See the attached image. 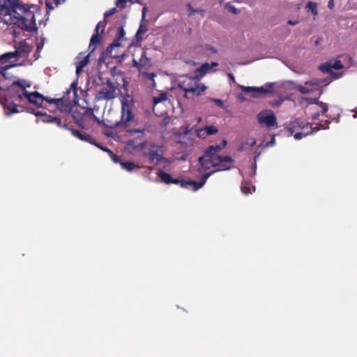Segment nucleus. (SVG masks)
<instances>
[{
  "instance_id": "nucleus-1",
  "label": "nucleus",
  "mask_w": 357,
  "mask_h": 357,
  "mask_svg": "<svg viewBox=\"0 0 357 357\" xmlns=\"http://www.w3.org/2000/svg\"><path fill=\"white\" fill-rule=\"evenodd\" d=\"M21 63L7 65L3 78L12 82L5 93L3 108L5 114L10 116L22 111V81L18 79L20 72L15 69Z\"/></svg>"
},
{
  "instance_id": "nucleus-2",
  "label": "nucleus",
  "mask_w": 357,
  "mask_h": 357,
  "mask_svg": "<svg viewBox=\"0 0 357 357\" xmlns=\"http://www.w3.org/2000/svg\"><path fill=\"white\" fill-rule=\"evenodd\" d=\"M24 98H26L29 105H33L32 108L28 106L26 103L24 102V110L28 112L38 116L40 114L39 109L42 107L46 109L43 103L45 101L49 105H54L56 109L61 110L64 105L63 98H52L48 96H44L38 91L29 92L27 90H24Z\"/></svg>"
},
{
  "instance_id": "nucleus-3",
  "label": "nucleus",
  "mask_w": 357,
  "mask_h": 357,
  "mask_svg": "<svg viewBox=\"0 0 357 357\" xmlns=\"http://www.w3.org/2000/svg\"><path fill=\"white\" fill-rule=\"evenodd\" d=\"M40 15L41 13L38 6L24 3V31L31 32V35H36V17Z\"/></svg>"
},
{
  "instance_id": "nucleus-4",
  "label": "nucleus",
  "mask_w": 357,
  "mask_h": 357,
  "mask_svg": "<svg viewBox=\"0 0 357 357\" xmlns=\"http://www.w3.org/2000/svg\"><path fill=\"white\" fill-rule=\"evenodd\" d=\"M120 83L112 81L110 79H107L105 82H102V87L100 91L96 93L95 99L97 101L100 100H109L116 98L121 91L119 89Z\"/></svg>"
},
{
  "instance_id": "nucleus-5",
  "label": "nucleus",
  "mask_w": 357,
  "mask_h": 357,
  "mask_svg": "<svg viewBox=\"0 0 357 357\" xmlns=\"http://www.w3.org/2000/svg\"><path fill=\"white\" fill-rule=\"evenodd\" d=\"M121 115L120 121L116 123L118 126L128 127V123L131 122L135 115L133 114L134 100L132 96L127 94L121 99Z\"/></svg>"
},
{
  "instance_id": "nucleus-6",
  "label": "nucleus",
  "mask_w": 357,
  "mask_h": 357,
  "mask_svg": "<svg viewBox=\"0 0 357 357\" xmlns=\"http://www.w3.org/2000/svg\"><path fill=\"white\" fill-rule=\"evenodd\" d=\"M179 86L185 91L186 97L190 94L192 96H199L206 89L202 83H199L197 74L195 77H185L179 84Z\"/></svg>"
},
{
  "instance_id": "nucleus-7",
  "label": "nucleus",
  "mask_w": 357,
  "mask_h": 357,
  "mask_svg": "<svg viewBox=\"0 0 357 357\" xmlns=\"http://www.w3.org/2000/svg\"><path fill=\"white\" fill-rule=\"evenodd\" d=\"M289 130L294 133L296 139H301L319 130L318 127L312 128L309 123L301 120H296L290 124Z\"/></svg>"
},
{
  "instance_id": "nucleus-8",
  "label": "nucleus",
  "mask_w": 357,
  "mask_h": 357,
  "mask_svg": "<svg viewBox=\"0 0 357 357\" xmlns=\"http://www.w3.org/2000/svg\"><path fill=\"white\" fill-rule=\"evenodd\" d=\"M143 155L148 158L149 162L156 161V163L163 160L164 146L154 142H146V146L143 149Z\"/></svg>"
},
{
  "instance_id": "nucleus-9",
  "label": "nucleus",
  "mask_w": 357,
  "mask_h": 357,
  "mask_svg": "<svg viewBox=\"0 0 357 357\" xmlns=\"http://www.w3.org/2000/svg\"><path fill=\"white\" fill-rule=\"evenodd\" d=\"M38 116H40V119L43 122L54 123L61 128H68V123H71V119L73 118L72 114L68 112L63 113L61 116H52L40 112Z\"/></svg>"
},
{
  "instance_id": "nucleus-10",
  "label": "nucleus",
  "mask_w": 357,
  "mask_h": 357,
  "mask_svg": "<svg viewBox=\"0 0 357 357\" xmlns=\"http://www.w3.org/2000/svg\"><path fill=\"white\" fill-rule=\"evenodd\" d=\"M35 42L37 45L36 49L33 55L29 57V54L33 51L34 46L32 43L29 44V43L24 40V66L26 64L31 65L33 61L40 57V52L43 47V45H39L38 43V38L36 37L35 38Z\"/></svg>"
},
{
  "instance_id": "nucleus-11",
  "label": "nucleus",
  "mask_w": 357,
  "mask_h": 357,
  "mask_svg": "<svg viewBox=\"0 0 357 357\" xmlns=\"http://www.w3.org/2000/svg\"><path fill=\"white\" fill-rule=\"evenodd\" d=\"M257 120L261 126L267 128H277L278 123L275 115L271 110H263L257 114Z\"/></svg>"
},
{
  "instance_id": "nucleus-12",
  "label": "nucleus",
  "mask_w": 357,
  "mask_h": 357,
  "mask_svg": "<svg viewBox=\"0 0 357 357\" xmlns=\"http://www.w3.org/2000/svg\"><path fill=\"white\" fill-rule=\"evenodd\" d=\"M215 159L213 167L216 169L211 172H213V174L218 172L229 170L231 168V164L234 162V160L229 155L217 156Z\"/></svg>"
},
{
  "instance_id": "nucleus-13",
  "label": "nucleus",
  "mask_w": 357,
  "mask_h": 357,
  "mask_svg": "<svg viewBox=\"0 0 357 357\" xmlns=\"http://www.w3.org/2000/svg\"><path fill=\"white\" fill-rule=\"evenodd\" d=\"M64 128L69 130L72 135L79 140L89 142V144H93L98 148L100 147V144L96 142V139L93 138L90 135L87 134L84 131L79 130L72 128L70 126V123H68V128Z\"/></svg>"
},
{
  "instance_id": "nucleus-14",
  "label": "nucleus",
  "mask_w": 357,
  "mask_h": 357,
  "mask_svg": "<svg viewBox=\"0 0 357 357\" xmlns=\"http://www.w3.org/2000/svg\"><path fill=\"white\" fill-rule=\"evenodd\" d=\"M240 88L247 93H250L253 98H258L264 95L268 94L272 92V86L270 85L268 89L264 86L254 87V86H240Z\"/></svg>"
},
{
  "instance_id": "nucleus-15",
  "label": "nucleus",
  "mask_w": 357,
  "mask_h": 357,
  "mask_svg": "<svg viewBox=\"0 0 357 357\" xmlns=\"http://www.w3.org/2000/svg\"><path fill=\"white\" fill-rule=\"evenodd\" d=\"M213 174V172H206L202 176L201 181L196 182L195 181H185L183 183V188H192L193 191H197L202 188L206 183L207 179Z\"/></svg>"
},
{
  "instance_id": "nucleus-16",
  "label": "nucleus",
  "mask_w": 357,
  "mask_h": 357,
  "mask_svg": "<svg viewBox=\"0 0 357 357\" xmlns=\"http://www.w3.org/2000/svg\"><path fill=\"white\" fill-rule=\"evenodd\" d=\"M215 158L206 156L204 152V155L198 159L199 167L197 168V172L200 174L202 171L208 170L211 167H213V164L215 162Z\"/></svg>"
},
{
  "instance_id": "nucleus-17",
  "label": "nucleus",
  "mask_w": 357,
  "mask_h": 357,
  "mask_svg": "<svg viewBox=\"0 0 357 357\" xmlns=\"http://www.w3.org/2000/svg\"><path fill=\"white\" fill-rule=\"evenodd\" d=\"M158 177L162 183H165L167 185L170 184H176L179 185L181 188H183L182 185L183 183L185 182V180H179L178 178H174L171 176V174L166 173L162 171H160L158 174Z\"/></svg>"
},
{
  "instance_id": "nucleus-18",
  "label": "nucleus",
  "mask_w": 357,
  "mask_h": 357,
  "mask_svg": "<svg viewBox=\"0 0 357 357\" xmlns=\"http://www.w3.org/2000/svg\"><path fill=\"white\" fill-rule=\"evenodd\" d=\"M126 33L123 26H121L118 29V34L116 36V39L109 45V50H118L120 48L122 45L121 42L126 40V38L125 37Z\"/></svg>"
},
{
  "instance_id": "nucleus-19",
  "label": "nucleus",
  "mask_w": 357,
  "mask_h": 357,
  "mask_svg": "<svg viewBox=\"0 0 357 357\" xmlns=\"http://www.w3.org/2000/svg\"><path fill=\"white\" fill-rule=\"evenodd\" d=\"M109 73L112 76V79H110L112 81L115 82V80H117V82L121 81L123 82L124 87L128 85V82L126 80L123 72L117 67L112 68L109 70Z\"/></svg>"
},
{
  "instance_id": "nucleus-20",
  "label": "nucleus",
  "mask_w": 357,
  "mask_h": 357,
  "mask_svg": "<svg viewBox=\"0 0 357 357\" xmlns=\"http://www.w3.org/2000/svg\"><path fill=\"white\" fill-rule=\"evenodd\" d=\"M227 144V142L226 139H222L221 144L215 145V146H209L206 150L205 153L206 156H211L213 158H217L218 156L217 155L222 149H223Z\"/></svg>"
},
{
  "instance_id": "nucleus-21",
  "label": "nucleus",
  "mask_w": 357,
  "mask_h": 357,
  "mask_svg": "<svg viewBox=\"0 0 357 357\" xmlns=\"http://www.w3.org/2000/svg\"><path fill=\"white\" fill-rule=\"evenodd\" d=\"M110 56L111 58H120L122 56L119 55V52L116 50H109V46L107 49L102 52L98 59V64L100 65L102 63H105V59L107 56Z\"/></svg>"
},
{
  "instance_id": "nucleus-22",
  "label": "nucleus",
  "mask_w": 357,
  "mask_h": 357,
  "mask_svg": "<svg viewBox=\"0 0 357 357\" xmlns=\"http://www.w3.org/2000/svg\"><path fill=\"white\" fill-rule=\"evenodd\" d=\"M19 46L15 50V52H10L3 54L0 56V61H6L13 59H15L18 56H20L21 53L22 52V42H19Z\"/></svg>"
},
{
  "instance_id": "nucleus-23",
  "label": "nucleus",
  "mask_w": 357,
  "mask_h": 357,
  "mask_svg": "<svg viewBox=\"0 0 357 357\" xmlns=\"http://www.w3.org/2000/svg\"><path fill=\"white\" fill-rule=\"evenodd\" d=\"M344 68L340 60H336L333 64L331 63H325L319 66V70L322 72H330L334 68L335 70H340Z\"/></svg>"
},
{
  "instance_id": "nucleus-24",
  "label": "nucleus",
  "mask_w": 357,
  "mask_h": 357,
  "mask_svg": "<svg viewBox=\"0 0 357 357\" xmlns=\"http://www.w3.org/2000/svg\"><path fill=\"white\" fill-rule=\"evenodd\" d=\"M101 35L102 34L99 35V32L94 31L90 40L89 49L91 50V52H93L96 50V45L100 43L102 39Z\"/></svg>"
},
{
  "instance_id": "nucleus-25",
  "label": "nucleus",
  "mask_w": 357,
  "mask_h": 357,
  "mask_svg": "<svg viewBox=\"0 0 357 357\" xmlns=\"http://www.w3.org/2000/svg\"><path fill=\"white\" fill-rule=\"evenodd\" d=\"M149 61V59L146 57V52H143L139 61H137L135 59L132 60L133 66L136 67L139 70H141L142 68H144L146 66L147 61Z\"/></svg>"
},
{
  "instance_id": "nucleus-26",
  "label": "nucleus",
  "mask_w": 357,
  "mask_h": 357,
  "mask_svg": "<svg viewBox=\"0 0 357 357\" xmlns=\"http://www.w3.org/2000/svg\"><path fill=\"white\" fill-rule=\"evenodd\" d=\"M147 31V25L146 24L141 22L135 34V39L137 42H142L143 40L142 36L145 34Z\"/></svg>"
},
{
  "instance_id": "nucleus-27",
  "label": "nucleus",
  "mask_w": 357,
  "mask_h": 357,
  "mask_svg": "<svg viewBox=\"0 0 357 357\" xmlns=\"http://www.w3.org/2000/svg\"><path fill=\"white\" fill-rule=\"evenodd\" d=\"M91 52L89 53L86 56H83V59L77 62L76 66V73L79 74L80 71L89 63V56Z\"/></svg>"
},
{
  "instance_id": "nucleus-28",
  "label": "nucleus",
  "mask_w": 357,
  "mask_h": 357,
  "mask_svg": "<svg viewBox=\"0 0 357 357\" xmlns=\"http://www.w3.org/2000/svg\"><path fill=\"white\" fill-rule=\"evenodd\" d=\"M127 144L128 146L132 148L133 149L141 151L145 149L146 146V141H144L140 143H137L135 139H130L127 142Z\"/></svg>"
},
{
  "instance_id": "nucleus-29",
  "label": "nucleus",
  "mask_w": 357,
  "mask_h": 357,
  "mask_svg": "<svg viewBox=\"0 0 357 357\" xmlns=\"http://www.w3.org/2000/svg\"><path fill=\"white\" fill-rule=\"evenodd\" d=\"M211 70V66H209V63H203L199 68L196 70V73L198 74L199 77L204 76L207 73H208Z\"/></svg>"
},
{
  "instance_id": "nucleus-30",
  "label": "nucleus",
  "mask_w": 357,
  "mask_h": 357,
  "mask_svg": "<svg viewBox=\"0 0 357 357\" xmlns=\"http://www.w3.org/2000/svg\"><path fill=\"white\" fill-rule=\"evenodd\" d=\"M251 189L255 190V186L247 181L242 182L241 190L243 194L248 195L251 193Z\"/></svg>"
},
{
  "instance_id": "nucleus-31",
  "label": "nucleus",
  "mask_w": 357,
  "mask_h": 357,
  "mask_svg": "<svg viewBox=\"0 0 357 357\" xmlns=\"http://www.w3.org/2000/svg\"><path fill=\"white\" fill-rule=\"evenodd\" d=\"M99 149H100L101 150L105 151V152H107L109 155V156L111 157L112 160L114 162H120V158L119 157H118L116 155H115L114 153V152L110 150L109 149H108L107 147L106 146H103L100 144V147H99Z\"/></svg>"
},
{
  "instance_id": "nucleus-32",
  "label": "nucleus",
  "mask_w": 357,
  "mask_h": 357,
  "mask_svg": "<svg viewBox=\"0 0 357 357\" xmlns=\"http://www.w3.org/2000/svg\"><path fill=\"white\" fill-rule=\"evenodd\" d=\"M167 100V93H161L158 96H154L153 98V102L154 104V107L162 101Z\"/></svg>"
},
{
  "instance_id": "nucleus-33",
  "label": "nucleus",
  "mask_w": 357,
  "mask_h": 357,
  "mask_svg": "<svg viewBox=\"0 0 357 357\" xmlns=\"http://www.w3.org/2000/svg\"><path fill=\"white\" fill-rule=\"evenodd\" d=\"M77 82H73L71 84L70 89L66 90V91L65 92L64 96L61 98H63V102H64V105H63V107L66 105V102H64V98L66 96H68L69 93H70L71 91H73L74 96H77Z\"/></svg>"
},
{
  "instance_id": "nucleus-34",
  "label": "nucleus",
  "mask_w": 357,
  "mask_h": 357,
  "mask_svg": "<svg viewBox=\"0 0 357 357\" xmlns=\"http://www.w3.org/2000/svg\"><path fill=\"white\" fill-rule=\"evenodd\" d=\"M121 165L124 169L128 172H132L135 168L137 167V166L132 162H122Z\"/></svg>"
},
{
  "instance_id": "nucleus-35",
  "label": "nucleus",
  "mask_w": 357,
  "mask_h": 357,
  "mask_svg": "<svg viewBox=\"0 0 357 357\" xmlns=\"http://www.w3.org/2000/svg\"><path fill=\"white\" fill-rule=\"evenodd\" d=\"M324 81L320 79H313L305 82V85H310L312 86H319L323 84H324Z\"/></svg>"
},
{
  "instance_id": "nucleus-36",
  "label": "nucleus",
  "mask_w": 357,
  "mask_h": 357,
  "mask_svg": "<svg viewBox=\"0 0 357 357\" xmlns=\"http://www.w3.org/2000/svg\"><path fill=\"white\" fill-rule=\"evenodd\" d=\"M312 103H315L318 105L322 109V114H325L328 111V105L326 103L319 101L317 98H315Z\"/></svg>"
},
{
  "instance_id": "nucleus-37",
  "label": "nucleus",
  "mask_w": 357,
  "mask_h": 357,
  "mask_svg": "<svg viewBox=\"0 0 357 357\" xmlns=\"http://www.w3.org/2000/svg\"><path fill=\"white\" fill-rule=\"evenodd\" d=\"M206 131V135H211L216 134L218 132V129L214 126H206L204 127Z\"/></svg>"
},
{
  "instance_id": "nucleus-38",
  "label": "nucleus",
  "mask_w": 357,
  "mask_h": 357,
  "mask_svg": "<svg viewBox=\"0 0 357 357\" xmlns=\"http://www.w3.org/2000/svg\"><path fill=\"white\" fill-rule=\"evenodd\" d=\"M106 24H107L106 20L99 22L97 24L96 27L95 29L96 32H99V29H101V34H102V33L104 32L105 28L106 26Z\"/></svg>"
},
{
  "instance_id": "nucleus-39",
  "label": "nucleus",
  "mask_w": 357,
  "mask_h": 357,
  "mask_svg": "<svg viewBox=\"0 0 357 357\" xmlns=\"http://www.w3.org/2000/svg\"><path fill=\"white\" fill-rule=\"evenodd\" d=\"M296 90L299 91L302 94H309L312 92L311 89H309L308 88L303 86V85H298L296 87Z\"/></svg>"
},
{
  "instance_id": "nucleus-40",
  "label": "nucleus",
  "mask_w": 357,
  "mask_h": 357,
  "mask_svg": "<svg viewBox=\"0 0 357 357\" xmlns=\"http://www.w3.org/2000/svg\"><path fill=\"white\" fill-rule=\"evenodd\" d=\"M188 11L189 13V15H193L195 13H203L204 10L202 9H195L190 3L187 4Z\"/></svg>"
},
{
  "instance_id": "nucleus-41",
  "label": "nucleus",
  "mask_w": 357,
  "mask_h": 357,
  "mask_svg": "<svg viewBox=\"0 0 357 357\" xmlns=\"http://www.w3.org/2000/svg\"><path fill=\"white\" fill-rule=\"evenodd\" d=\"M306 7L311 10V12L312 13V14L314 15H317V3H313L312 1H310V2L307 3Z\"/></svg>"
},
{
  "instance_id": "nucleus-42",
  "label": "nucleus",
  "mask_w": 357,
  "mask_h": 357,
  "mask_svg": "<svg viewBox=\"0 0 357 357\" xmlns=\"http://www.w3.org/2000/svg\"><path fill=\"white\" fill-rule=\"evenodd\" d=\"M128 132L131 135L134 134V133H138L139 134V136L137 137L138 138H143L144 136V130H142L131 129V130H128Z\"/></svg>"
},
{
  "instance_id": "nucleus-43",
  "label": "nucleus",
  "mask_w": 357,
  "mask_h": 357,
  "mask_svg": "<svg viewBox=\"0 0 357 357\" xmlns=\"http://www.w3.org/2000/svg\"><path fill=\"white\" fill-rule=\"evenodd\" d=\"M197 135L199 137H202V138L206 137L208 135H206V131L205 128L197 129Z\"/></svg>"
},
{
  "instance_id": "nucleus-44",
  "label": "nucleus",
  "mask_w": 357,
  "mask_h": 357,
  "mask_svg": "<svg viewBox=\"0 0 357 357\" xmlns=\"http://www.w3.org/2000/svg\"><path fill=\"white\" fill-rule=\"evenodd\" d=\"M72 116H73V118L71 119V121H72V120H75V121L76 124H77L79 127H80V128H85V127H84V119H83V118H80V119H76L73 115H72Z\"/></svg>"
},
{
  "instance_id": "nucleus-45",
  "label": "nucleus",
  "mask_w": 357,
  "mask_h": 357,
  "mask_svg": "<svg viewBox=\"0 0 357 357\" xmlns=\"http://www.w3.org/2000/svg\"><path fill=\"white\" fill-rule=\"evenodd\" d=\"M324 73H328L330 74V75L333 78V79H338L340 78L343 73H335L333 72V70L330 71V72H324Z\"/></svg>"
},
{
  "instance_id": "nucleus-46",
  "label": "nucleus",
  "mask_w": 357,
  "mask_h": 357,
  "mask_svg": "<svg viewBox=\"0 0 357 357\" xmlns=\"http://www.w3.org/2000/svg\"><path fill=\"white\" fill-rule=\"evenodd\" d=\"M116 9L115 8H112V9H110V10H107V12H105V14H104V17H105V18H106V17H109V16H111V15H114V14L116 13Z\"/></svg>"
},
{
  "instance_id": "nucleus-47",
  "label": "nucleus",
  "mask_w": 357,
  "mask_h": 357,
  "mask_svg": "<svg viewBox=\"0 0 357 357\" xmlns=\"http://www.w3.org/2000/svg\"><path fill=\"white\" fill-rule=\"evenodd\" d=\"M126 2H127V0H116V6H120L121 8H123L126 6Z\"/></svg>"
},
{
  "instance_id": "nucleus-48",
  "label": "nucleus",
  "mask_w": 357,
  "mask_h": 357,
  "mask_svg": "<svg viewBox=\"0 0 357 357\" xmlns=\"http://www.w3.org/2000/svg\"><path fill=\"white\" fill-rule=\"evenodd\" d=\"M227 8L229 11H231L234 14H237L239 13V10L233 6L227 5Z\"/></svg>"
},
{
  "instance_id": "nucleus-49",
  "label": "nucleus",
  "mask_w": 357,
  "mask_h": 357,
  "mask_svg": "<svg viewBox=\"0 0 357 357\" xmlns=\"http://www.w3.org/2000/svg\"><path fill=\"white\" fill-rule=\"evenodd\" d=\"M213 101L216 103L218 106L220 107H222L224 106V103L220 99H213Z\"/></svg>"
},
{
  "instance_id": "nucleus-50",
  "label": "nucleus",
  "mask_w": 357,
  "mask_h": 357,
  "mask_svg": "<svg viewBox=\"0 0 357 357\" xmlns=\"http://www.w3.org/2000/svg\"><path fill=\"white\" fill-rule=\"evenodd\" d=\"M31 85L30 82L24 80V90H26V88L30 87Z\"/></svg>"
},
{
  "instance_id": "nucleus-51",
  "label": "nucleus",
  "mask_w": 357,
  "mask_h": 357,
  "mask_svg": "<svg viewBox=\"0 0 357 357\" xmlns=\"http://www.w3.org/2000/svg\"><path fill=\"white\" fill-rule=\"evenodd\" d=\"M334 1L333 0H330L328 3V7L332 10L333 8H334Z\"/></svg>"
},
{
  "instance_id": "nucleus-52",
  "label": "nucleus",
  "mask_w": 357,
  "mask_h": 357,
  "mask_svg": "<svg viewBox=\"0 0 357 357\" xmlns=\"http://www.w3.org/2000/svg\"><path fill=\"white\" fill-rule=\"evenodd\" d=\"M6 69H7V68L6 67V66L0 67V75H2L3 77L4 70Z\"/></svg>"
},
{
  "instance_id": "nucleus-53",
  "label": "nucleus",
  "mask_w": 357,
  "mask_h": 357,
  "mask_svg": "<svg viewBox=\"0 0 357 357\" xmlns=\"http://www.w3.org/2000/svg\"><path fill=\"white\" fill-rule=\"evenodd\" d=\"M288 24H290V25H296L298 23V20H295V21H293V20H289L288 21Z\"/></svg>"
},
{
  "instance_id": "nucleus-54",
  "label": "nucleus",
  "mask_w": 357,
  "mask_h": 357,
  "mask_svg": "<svg viewBox=\"0 0 357 357\" xmlns=\"http://www.w3.org/2000/svg\"><path fill=\"white\" fill-rule=\"evenodd\" d=\"M228 76H229V79H230L233 82H235V77H234V75H233V74H231V73H229V74H228Z\"/></svg>"
},
{
  "instance_id": "nucleus-55",
  "label": "nucleus",
  "mask_w": 357,
  "mask_h": 357,
  "mask_svg": "<svg viewBox=\"0 0 357 357\" xmlns=\"http://www.w3.org/2000/svg\"><path fill=\"white\" fill-rule=\"evenodd\" d=\"M146 8H143V10H142V20H144L145 18V13H146Z\"/></svg>"
},
{
  "instance_id": "nucleus-56",
  "label": "nucleus",
  "mask_w": 357,
  "mask_h": 357,
  "mask_svg": "<svg viewBox=\"0 0 357 357\" xmlns=\"http://www.w3.org/2000/svg\"><path fill=\"white\" fill-rule=\"evenodd\" d=\"M209 66H211V68L213 67H216L218 66V63L217 62H212L211 64H209Z\"/></svg>"
},
{
  "instance_id": "nucleus-57",
  "label": "nucleus",
  "mask_w": 357,
  "mask_h": 357,
  "mask_svg": "<svg viewBox=\"0 0 357 357\" xmlns=\"http://www.w3.org/2000/svg\"><path fill=\"white\" fill-rule=\"evenodd\" d=\"M154 76H155L154 73L148 74V78H149V79H153Z\"/></svg>"
},
{
  "instance_id": "nucleus-58",
  "label": "nucleus",
  "mask_w": 357,
  "mask_h": 357,
  "mask_svg": "<svg viewBox=\"0 0 357 357\" xmlns=\"http://www.w3.org/2000/svg\"><path fill=\"white\" fill-rule=\"evenodd\" d=\"M275 143V138L274 137L271 139V142L268 143L270 145H273Z\"/></svg>"
},
{
  "instance_id": "nucleus-59",
  "label": "nucleus",
  "mask_w": 357,
  "mask_h": 357,
  "mask_svg": "<svg viewBox=\"0 0 357 357\" xmlns=\"http://www.w3.org/2000/svg\"><path fill=\"white\" fill-rule=\"evenodd\" d=\"M91 114L93 116L94 119H96V121H98V118L93 114V112L92 111H91Z\"/></svg>"
},
{
  "instance_id": "nucleus-60",
  "label": "nucleus",
  "mask_w": 357,
  "mask_h": 357,
  "mask_svg": "<svg viewBox=\"0 0 357 357\" xmlns=\"http://www.w3.org/2000/svg\"><path fill=\"white\" fill-rule=\"evenodd\" d=\"M319 113H317V114H314V115L313 116V119H317V118H318V116H319Z\"/></svg>"
},
{
  "instance_id": "nucleus-61",
  "label": "nucleus",
  "mask_w": 357,
  "mask_h": 357,
  "mask_svg": "<svg viewBox=\"0 0 357 357\" xmlns=\"http://www.w3.org/2000/svg\"><path fill=\"white\" fill-rule=\"evenodd\" d=\"M46 6H47L48 8H50L52 9V7H50V3H46Z\"/></svg>"
}]
</instances>
